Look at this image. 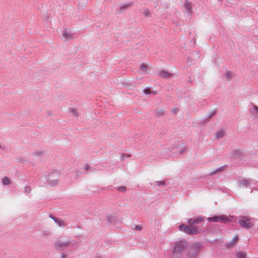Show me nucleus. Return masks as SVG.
Here are the masks:
<instances>
[{
  "label": "nucleus",
  "instance_id": "1",
  "mask_svg": "<svg viewBox=\"0 0 258 258\" xmlns=\"http://www.w3.org/2000/svg\"><path fill=\"white\" fill-rule=\"evenodd\" d=\"M204 220L203 217H198L195 219H189L187 221V225L181 224L178 227L180 231H183L190 235H197L202 233L203 229L202 227L198 226L197 225L203 223Z\"/></svg>",
  "mask_w": 258,
  "mask_h": 258
},
{
  "label": "nucleus",
  "instance_id": "2",
  "mask_svg": "<svg viewBox=\"0 0 258 258\" xmlns=\"http://www.w3.org/2000/svg\"><path fill=\"white\" fill-rule=\"evenodd\" d=\"M202 246V243L198 242L190 244L187 249V254L189 258H196Z\"/></svg>",
  "mask_w": 258,
  "mask_h": 258
},
{
  "label": "nucleus",
  "instance_id": "3",
  "mask_svg": "<svg viewBox=\"0 0 258 258\" xmlns=\"http://www.w3.org/2000/svg\"><path fill=\"white\" fill-rule=\"evenodd\" d=\"M187 246L186 242L185 241H180L177 243L172 252V258H182V253Z\"/></svg>",
  "mask_w": 258,
  "mask_h": 258
},
{
  "label": "nucleus",
  "instance_id": "4",
  "mask_svg": "<svg viewBox=\"0 0 258 258\" xmlns=\"http://www.w3.org/2000/svg\"><path fill=\"white\" fill-rule=\"evenodd\" d=\"M73 244L70 241H62L61 240H57L54 244V247L59 251H63L69 247L73 246Z\"/></svg>",
  "mask_w": 258,
  "mask_h": 258
},
{
  "label": "nucleus",
  "instance_id": "5",
  "mask_svg": "<svg viewBox=\"0 0 258 258\" xmlns=\"http://www.w3.org/2000/svg\"><path fill=\"white\" fill-rule=\"evenodd\" d=\"M239 224L241 227L246 229H249L253 226L252 219L245 216L240 218L239 220Z\"/></svg>",
  "mask_w": 258,
  "mask_h": 258
},
{
  "label": "nucleus",
  "instance_id": "6",
  "mask_svg": "<svg viewBox=\"0 0 258 258\" xmlns=\"http://www.w3.org/2000/svg\"><path fill=\"white\" fill-rule=\"evenodd\" d=\"M208 221L212 222H221L223 223H226L229 222L230 220L226 218L224 216H215L213 217H209L207 219Z\"/></svg>",
  "mask_w": 258,
  "mask_h": 258
},
{
  "label": "nucleus",
  "instance_id": "7",
  "mask_svg": "<svg viewBox=\"0 0 258 258\" xmlns=\"http://www.w3.org/2000/svg\"><path fill=\"white\" fill-rule=\"evenodd\" d=\"M230 156L232 159H237L245 156V154L241 150L235 149L231 152Z\"/></svg>",
  "mask_w": 258,
  "mask_h": 258
},
{
  "label": "nucleus",
  "instance_id": "8",
  "mask_svg": "<svg viewBox=\"0 0 258 258\" xmlns=\"http://www.w3.org/2000/svg\"><path fill=\"white\" fill-rule=\"evenodd\" d=\"M253 180L250 178H243L238 180V184L241 187H248L250 186Z\"/></svg>",
  "mask_w": 258,
  "mask_h": 258
},
{
  "label": "nucleus",
  "instance_id": "9",
  "mask_svg": "<svg viewBox=\"0 0 258 258\" xmlns=\"http://www.w3.org/2000/svg\"><path fill=\"white\" fill-rule=\"evenodd\" d=\"M53 176V173H51L48 175L47 178L48 183L51 186H54L56 185L58 183V180L57 179H52Z\"/></svg>",
  "mask_w": 258,
  "mask_h": 258
},
{
  "label": "nucleus",
  "instance_id": "10",
  "mask_svg": "<svg viewBox=\"0 0 258 258\" xmlns=\"http://www.w3.org/2000/svg\"><path fill=\"white\" fill-rule=\"evenodd\" d=\"M253 108L250 109V114L255 118H258V106L252 104Z\"/></svg>",
  "mask_w": 258,
  "mask_h": 258
},
{
  "label": "nucleus",
  "instance_id": "11",
  "mask_svg": "<svg viewBox=\"0 0 258 258\" xmlns=\"http://www.w3.org/2000/svg\"><path fill=\"white\" fill-rule=\"evenodd\" d=\"M238 239V236L236 235L234 236L233 239L229 242L226 243V246L227 247H230L233 246Z\"/></svg>",
  "mask_w": 258,
  "mask_h": 258
},
{
  "label": "nucleus",
  "instance_id": "12",
  "mask_svg": "<svg viewBox=\"0 0 258 258\" xmlns=\"http://www.w3.org/2000/svg\"><path fill=\"white\" fill-rule=\"evenodd\" d=\"M63 37L67 40H70L75 38L74 35L67 31H64L63 33Z\"/></svg>",
  "mask_w": 258,
  "mask_h": 258
},
{
  "label": "nucleus",
  "instance_id": "13",
  "mask_svg": "<svg viewBox=\"0 0 258 258\" xmlns=\"http://www.w3.org/2000/svg\"><path fill=\"white\" fill-rule=\"evenodd\" d=\"M184 7L188 11L189 14H192V3H189L187 0H185L184 3Z\"/></svg>",
  "mask_w": 258,
  "mask_h": 258
},
{
  "label": "nucleus",
  "instance_id": "14",
  "mask_svg": "<svg viewBox=\"0 0 258 258\" xmlns=\"http://www.w3.org/2000/svg\"><path fill=\"white\" fill-rule=\"evenodd\" d=\"M148 66L144 63H142L140 68V73L141 74H144L145 73H148Z\"/></svg>",
  "mask_w": 258,
  "mask_h": 258
},
{
  "label": "nucleus",
  "instance_id": "15",
  "mask_svg": "<svg viewBox=\"0 0 258 258\" xmlns=\"http://www.w3.org/2000/svg\"><path fill=\"white\" fill-rule=\"evenodd\" d=\"M165 110L163 108H157L155 111V115L156 117H160L163 116L165 113Z\"/></svg>",
  "mask_w": 258,
  "mask_h": 258
},
{
  "label": "nucleus",
  "instance_id": "16",
  "mask_svg": "<svg viewBox=\"0 0 258 258\" xmlns=\"http://www.w3.org/2000/svg\"><path fill=\"white\" fill-rule=\"evenodd\" d=\"M159 75L162 78H168L170 77L171 76V74L169 73L168 72H166L165 71H162L159 73Z\"/></svg>",
  "mask_w": 258,
  "mask_h": 258
},
{
  "label": "nucleus",
  "instance_id": "17",
  "mask_svg": "<svg viewBox=\"0 0 258 258\" xmlns=\"http://www.w3.org/2000/svg\"><path fill=\"white\" fill-rule=\"evenodd\" d=\"M246 253L243 251H239L236 253V258H246Z\"/></svg>",
  "mask_w": 258,
  "mask_h": 258
},
{
  "label": "nucleus",
  "instance_id": "18",
  "mask_svg": "<svg viewBox=\"0 0 258 258\" xmlns=\"http://www.w3.org/2000/svg\"><path fill=\"white\" fill-rule=\"evenodd\" d=\"M225 133L223 130L218 131L216 133V136L217 139L222 138L224 135Z\"/></svg>",
  "mask_w": 258,
  "mask_h": 258
},
{
  "label": "nucleus",
  "instance_id": "19",
  "mask_svg": "<svg viewBox=\"0 0 258 258\" xmlns=\"http://www.w3.org/2000/svg\"><path fill=\"white\" fill-rule=\"evenodd\" d=\"M55 223L60 227H65L66 226V222L61 219H58Z\"/></svg>",
  "mask_w": 258,
  "mask_h": 258
},
{
  "label": "nucleus",
  "instance_id": "20",
  "mask_svg": "<svg viewBox=\"0 0 258 258\" xmlns=\"http://www.w3.org/2000/svg\"><path fill=\"white\" fill-rule=\"evenodd\" d=\"M133 5V3L131 2L129 3H127L124 5H123L119 8L120 11L122 12V11L125 10L127 8L132 6Z\"/></svg>",
  "mask_w": 258,
  "mask_h": 258
},
{
  "label": "nucleus",
  "instance_id": "21",
  "mask_svg": "<svg viewBox=\"0 0 258 258\" xmlns=\"http://www.w3.org/2000/svg\"><path fill=\"white\" fill-rule=\"evenodd\" d=\"M2 183L4 185H9L11 183V181H10V179L7 177V176H5L3 179H2Z\"/></svg>",
  "mask_w": 258,
  "mask_h": 258
},
{
  "label": "nucleus",
  "instance_id": "22",
  "mask_svg": "<svg viewBox=\"0 0 258 258\" xmlns=\"http://www.w3.org/2000/svg\"><path fill=\"white\" fill-rule=\"evenodd\" d=\"M225 166V165L220 167V168L216 169L214 171L211 172L210 174L211 175H212L215 174L218 172H220L224 170Z\"/></svg>",
  "mask_w": 258,
  "mask_h": 258
},
{
  "label": "nucleus",
  "instance_id": "23",
  "mask_svg": "<svg viewBox=\"0 0 258 258\" xmlns=\"http://www.w3.org/2000/svg\"><path fill=\"white\" fill-rule=\"evenodd\" d=\"M216 113V110H214L212 112H211L208 115L207 118L205 120V122H208L209 121L210 118L213 117Z\"/></svg>",
  "mask_w": 258,
  "mask_h": 258
},
{
  "label": "nucleus",
  "instance_id": "24",
  "mask_svg": "<svg viewBox=\"0 0 258 258\" xmlns=\"http://www.w3.org/2000/svg\"><path fill=\"white\" fill-rule=\"evenodd\" d=\"M70 112L75 117H78V113L77 110V109L76 108H71Z\"/></svg>",
  "mask_w": 258,
  "mask_h": 258
},
{
  "label": "nucleus",
  "instance_id": "25",
  "mask_svg": "<svg viewBox=\"0 0 258 258\" xmlns=\"http://www.w3.org/2000/svg\"><path fill=\"white\" fill-rule=\"evenodd\" d=\"M117 190L119 192H125L126 190V187L124 186H120L117 187Z\"/></svg>",
  "mask_w": 258,
  "mask_h": 258
},
{
  "label": "nucleus",
  "instance_id": "26",
  "mask_svg": "<svg viewBox=\"0 0 258 258\" xmlns=\"http://www.w3.org/2000/svg\"><path fill=\"white\" fill-rule=\"evenodd\" d=\"M31 191V188L30 186H25L24 187V192L27 194H30Z\"/></svg>",
  "mask_w": 258,
  "mask_h": 258
},
{
  "label": "nucleus",
  "instance_id": "27",
  "mask_svg": "<svg viewBox=\"0 0 258 258\" xmlns=\"http://www.w3.org/2000/svg\"><path fill=\"white\" fill-rule=\"evenodd\" d=\"M42 152L41 151H36L33 152V155L36 156H40L41 155Z\"/></svg>",
  "mask_w": 258,
  "mask_h": 258
},
{
  "label": "nucleus",
  "instance_id": "28",
  "mask_svg": "<svg viewBox=\"0 0 258 258\" xmlns=\"http://www.w3.org/2000/svg\"><path fill=\"white\" fill-rule=\"evenodd\" d=\"M156 184L157 186L165 185V183L163 181H156Z\"/></svg>",
  "mask_w": 258,
  "mask_h": 258
},
{
  "label": "nucleus",
  "instance_id": "29",
  "mask_svg": "<svg viewBox=\"0 0 258 258\" xmlns=\"http://www.w3.org/2000/svg\"><path fill=\"white\" fill-rule=\"evenodd\" d=\"M144 93L146 94V95H148V94H150L151 93V91L150 89V88H146L144 90Z\"/></svg>",
  "mask_w": 258,
  "mask_h": 258
},
{
  "label": "nucleus",
  "instance_id": "30",
  "mask_svg": "<svg viewBox=\"0 0 258 258\" xmlns=\"http://www.w3.org/2000/svg\"><path fill=\"white\" fill-rule=\"evenodd\" d=\"M144 15L147 17L150 16V11L149 9H146L144 12Z\"/></svg>",
  "mask_w": 258,
  "mask_h": 258
},
{
  "label": "nucleus",
  "instance_id": "31",
  "mask_svg": "<svg viewBox=\"0 0 258 258\" xmlns=\"http://www.w3.org/2000/svg\"><path fill=\"white\" fill-rule=\"evenodd\" d=\"M84 166H85V170H86V171H87L88 170H92V168L90 167V166L89 165V164L88 163H87L86 164H85L84 165Z\"/></svg>",
  "mask_w": 258,
  "mask_h": 258
},
{
  "label": "nucleus",
  "instance_id": "32",
  "mask_svg": "<svg viewBox=\"0 0 258 258\" xmlns=\"http://www.w3.org/2000/svg\"><path fill=\"white\" fill-rule=\"evenodd\" d=\"M133 229H135L137 231H141L142 229V227L141 225H137L134 228H132Z\"/></svg>",
  "mask_w": 258,
  "mask_h": 258
},
{
  "label": "nucleus",
  "instance_id": "33",
  "mask_svg": "<svg viewBox=\"0 0 258 258\" xmlns=\"http://www.w3.org/2000/svg\"><path fill=\"white\" fill-rule=\"evenodd\" d=\"M232 76V73L230 71H227L226 74V77L227 78H231Z\"/></svg>",
  "mask_w": 258,
  "mask_h": 258
},
{
  "label": "nucleus",
  "instance_id": "34",
  "mask_svg": "<svg viewBox=\"0 0 258 258\" xmlns=\"http://www.w3.org/2000/svg\"><path fill=\"white\" fill-rule=\"evenodd\" d=\"M49 218H50L51 219H52L54 222L56 221V220L58 219L53 216L52 215H49Z\"/></svg>",
  "mask_w": 258,
  "mask_h": 258
},
{
  "label": "nucleus",
  "instance_id": "35",
  "mask_svg": "<svg viewBox=\"0 0 258 258\" xmlns=\"http://www.w3.org/2000/svg\"><path fill=\"white\" fill-rule=\"evenodd\" d=\"M43 235L47 236L50 235V232L48 231H44L42 233Z\"/></svg>",
  "mask_w": 258,
  "mask_h": 258
},
{
  "label": "nucleus",
  "instance_id": "36",
  "mask_svg": "<svg viewBox=\"0 0 258 258\" xmlns=\"http://www.w3.org/2000/svg\"><path fill=\"white\" fill-rule=\"evenodd\" d=\"M178 111V109L177 108H175L172 109V113L174 114L176 113Z\"/></svg>",
  "mask_w": 258,
  "mask_h": 258
},
{
  "label": "nucleus",
  "instance_id": "37",
  "mask_svg": "<svg viewBox=\"0 0 258 258\" xmlns=\"http://www.w3.org/2000/svg\"><path fill=\"white\" fill-rule=\"evenodd\" d=\"M81 173H82L81 171L78 170L76 172V175L77 176H78L80 175L81 174Z\"/></svg>",
  "mask_w": 258,
  "mask_h": 258
},
{
  "label": "nucleus",
  "instance_id": "38",
  "mask_svg": "<svg viewBox=\"0 0 258 258\" xmlns=\"http://www.w3.org/2000/svg\"><path fill=\"white\" fill-rule=\"evenodd\" d=\"M61 258H66V255L64 253H62L61 254Z\"/></svg>",
  "mask_w": 258,
  "mask_h": 258
},
{
  "label": "nucleus",
  "instance_id": "39",
  "mask_svg": "<svg viewBox=\"0 0 258 258\" xmlns=\"http://www.w3.org/2000/svg\"><path fill=\"white\" fill-rule=\"evenodd\" d=\"M185 151V148H183L182 149L180 150V154H182V153H183L184 151Z\"/></svg>",
  "mask_w": 258,
  "mask_h": 258
},
{
  "label": "nucleus",
  "instance_id": "40",
  "mask_svg": "<svg viewBox=\"0 0 258 258\" xmlns=\"http://www.w3.org/2000/svg\"><path fill=\"white\" fill-rule=\"evenodd\" d=\"M107 221L108 222H111V218L109 217V216L107 217Z\"/></svg>",
  "mask_w": 258,
  "mask_h": 258
},
{
  "label": "nucleus",
  "instance_id": "41",
  "mask_svg": "<svg viewBox=\"0 0 258 258\" xmlns=\"http://www.w3.org/2000/svg\"><path fill=\"white\" fill-rule=\"evenodd\" d=\"M151 93H152L153 94H157V91H151Z\"/></svg>",
  "mask_w": 258,
  "mask_h": 258
},
{
  "label": "nucleus",
  "instance_id": "42",
  "mask_svg": "<svg viewBox=\"0 0 258 258\" xmlns=\"http://www.w3.org/2000/svg\"><path fill=\"white\" fill-rule=\"evenodd\" d=\"M0 149H2L3 150H5V149L0 145Z\"/></svg>",
  "mask_w": 258,
  "mask_h": 258
},
{
  "label": "nucleus",
  "instance_id": "43",
  "mask_svg": "<svg viewBox=\"0 0 258 258\" xmlns=\"http://www.w3.org/2000/svg\"><path fill=\"white\" fill-rule=\"evenodd\" d=\"M95 258H102V257L100 256H97Z\"/></svg>",
  "mask_w": 258,
  "mask_h": 258
},
{
  "label": "nucleus",
  "instance_id": "44",
  "mask_svg": "<svg viewBox=\"0 0 258 258\" xmlns=\"http://www.w3.org/2000/svg\"><path fill=\"white\" fill-rule=\"evenodd\" d=\"M54 174H55L56 175H57V173L55 172V173H54Z\"/></svg>",
  "mask_w": 258,
  "mask_h": 258
}]
</instances>
